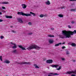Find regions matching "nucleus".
Returning a JSON list of instances; mask_svg holds the SVG:
<instances>
[{
    "label": "nucleus",
    "instance_id": "1",
    "mask_svg": "<svg viewBox=\"0 0 76 76\" xmlns=\"http://www.w3.org/2000/svg\"><path fill=\"white\" fill-rule=\"evenodd\" d=\"M62 34L63 35H60L59 37L61 38L64 39V38H71V35H73V34H76V30H75L73 32L69 31H68V33H67V31L64 30L62 31Z\"/></svg>",
    "mask_w": 76,
    "mask_h": 76
},
{
    "label": "nucleus",
    "instance_id": "2",
    "mask_svg": "<svg viewBox=\"0 0 76 76\" xmlns=\"http://www.w3.org/2000/svg\"><path fill=\"white\" fill-rule=\"evenodd\" d=\"M41 48H41L37 46L36 45H32L31 46H30L27 49L28 50H31L32 49H36L37 50H40Z\"/></svg>",
    "mask_w": 76,
    "mask_h": 76
},
{
    "label": "nucleus",
    "instance_id": "3",
    "mask_svg": "<svg viewBox=\"0 0 76 76\" xmlns=\"http://www.w3.org/2000/svg\"><path fill=\"white\" fill-rule=\"evenodd\" d=\"M18 15H22V16H31V14H25L23 13L22 12H18Z\"/></svg>",
    "mask_w": 76,
    "mask_h": 76
},
{
    "label": "nucleus",
    "instance_id": "4",
    "mask_svg": "<svg viewBox=\"0 0 76 76\" xmlns=\"http://www.w3.org/2000/svg\"><path fill=\"white\" fill-rule=\"evenodd\" d=\"M65 74H69V75L74 74L76 75V70L72 71L67 72L65 73Z\"/></svg>",
    "mask_w": 76,
    "mask_h": 76
},
{
    "label": "nucleus",
    "instance_id": "5",
    "mask_svg": "<svg viewBox=\"0 0 76 76\" xmlns=\"http://www.w3.org/2000/svg\"><path fill=\"white\" fill-rule=\"evenodd\" d=\"M18 64H29V65H30L31 64H30V62H21V63H19Z\"/></svg>",
    "mask_w": 76,
    "mask_h": 76
},
{
    "label": "nucleus",
    "instance_id": "6",
    "mask_svg": "<svg viewBox=\"0 0 76 76\" xmlns=\"http://www.w3.org/2000/svg\"><path fill=\"white\" fill-rule=\"evenodd\" d=\"M53 60L49 59L46 61V63L50 64L53 63Z\"/></svg>",
    "mask_w": 76,
    "mask_h": 76
},
{
    "label": "nucleus",
    "instance_id": "7",
    "mask_svg": "<svg viewBox=\"0 0 76 76\" xmlns=\"http://www.w3.org/2000/svg\"><path fill=\"white\" fill-rule=\"evenodd\" d=\"M11 44H12V45H14V46H13L12 47L13 49H15L17 48V46L15 44L13 43L12 42H11Z\"/></svg>",
    "mask_w": 76,
    "mask_h": 76
},
{
    "label": "nucleus",
    "instance_id": "8",
    "mask_svg": "<svg viewBox=\"0 0 76 76\" xmlns=\"http://www.w3.org/2000/svg\"><path fill=\"white\" fill-rule=\"evenodd\" d=\"M17 20L18 22H19L20 23H22L23 22V21L22 20L21 18H18L17 19Z\"/></svg>",
    "mask_w": 76,
    "mask_h": 76
},
{
    "label": "nucleus",
    "instance_id": "9",
    "mask_svg": "<svg viewBox=\"0 0 76 76\" xmlns=\"http://www.w3.org/2000/svg\"><path fill=\"white\" fill-rule=\"evenodd\" d=\"M18 47H19L20 48H21L23 50H26V49L25 48H23L22 47V46L21 45H19Z\"/></svg>",
    "mask_w": 76,
    "mask_h": 76
},
{
    "label": "nucleus",
    "instance_id": "10",
    "mask_svg": "<svg viewBox=\"0 0 76 76\" xmlns=\"http://www.w3.org/2000/svg\"><path fill=\"white\" fill-rule=\"evenodd\" d=\"M52 67H55V68H57L58 67V65H51Z\"/></svg>",
    "mask_w": 76,
    "mask_h": 76
},
{
    "label": "nucleus",
    "instance_id": "11",
    "mask_svg": "<svg viewBox=\"0 0 76 76\" xmlns=\"http://www.w3.org/2000/svg\"><path fill=\"white\" fill-rule=\"evenodd\" d=\"M49 42L50 44H53L54 42V41L53 39H50L49 40Z\"/></svg>",
    "mask_w": 76,
    "mask_h": 76
},
{
    "label": "nucleus",
    "instance_id": "12",
    "mask_svg": "<svg viewBox=\"0 0 76 76\" xmlns=\"http://www.w3.org/2000/svg\"><path fill=\"white\" fill-rule=\"evenodd\" d=\"M4 63H7V64H9V63H10V62L9 61H8L7 60H6L5 61Z\"/></svg>",
    "mask_w": 76,
    "mask_h": 76
},
{
    "label": "nucleus",
    "instance_id": "13",
    "mask_svg": "<svg viewBox=\"0 0 76 76\" xmlns=\"http://www.w3.org/2000/svg\"><path fill=\"white\" fill-rule=\"evenodd\" d=\"M45 4L47 5H50V2L49 1H47L45 2Z\"/></svg>",
    "mask_w": 76,
    "mask_h": 76
},
{
    "label": "nucleus",
    "instance_id": "14",
    "mask_svg": "<svg viewBox=\"0 0 76 76\" xmlns=\"http://www.w3.org/2000/svg\"><path fill=\"white\" fill-rule=\"evenodd\" d=\"M49 75H59V74L57 73H54V74L53 73H49Z\"/></svg>",
    "mask_w": 76,
    "mask_h": 76
},
{
    "label": "nucleus",
    "instance_id": "15",
    "mask_svg": "<svg viewBox=\"0 0 76 76\" xmlns=\"http://www.w3.org/2000/svg\"><path fill=\"white\" fill-rule=\"evenodd\" d=\"M71 45L72 46V47H75L76 46V44L74 43H72L71 44Z\"/></svg>",
    "mask_w": 76,
    "mask_h": 76
},
{
    "label": "nucleus",
    "instance_id": "16",
    "mask_svg": "<svg viewBox=\"0 0 76 76\" xmlns=\"http://www.w3.org/2000/svg\"><path fill=\"white\" fill-rule=\"evenodd\" d=\"M22 7L23 9H25L26 7V6L25 5V4H23L22 5Z\"/></svg>",
    "mask_w": 76,
    "mask_h": 76
},
{
    "label": "nucleus",
    "instance_id": "17",
    "mask_svg": "<svg viewBox=\"0 0 76 76\" xmlns=\"http://www.w3.org/2000/svg\"><path fill=\"white\" fill-rule=\"evenodd\" d=\"M59 45H61V43H60L56 44H55V47H58V46H59Z\"/></svg>",
    "mask_w": 76,
    "mask_h": 76
},
{
    "label": "nucleus",
    "instance_id": "18",
    "mask_svg": "<svg viewBox=\"0 0 76 76\" xmlns=\"http://www.w3.org/2000/svg\"><path fill=\"white\" fill-rule=\"evenodd\" d=\"M12 53L16 54V53H17V50H16V49H15L12 51Z\"/></svg>",
    "mask_w": 76,
    "mask_h": 76
},
{
    "label": "nucleus",
    "instance_id": "19",
    "mask_svg": "<svg viewBox=\"0 0 76 76\" xmlns=\"http://www.w3.org/2000/svg\"><path fill=\"white\" fill-rule=\"evenodd\" d=\"M76 9H71L70 11L71 12H76Z\"/></svg>",
    "mask_w": 76,
    "mask_h": 76
},
{
    "label": "nucleus",
    "instance_id": "20",
    "mask_svg": "<svg viewBox=\"0 0 76 76\" xmlns=\"http://www.w3.org/2000/svg\"><path fill=\"white\" fill-rule=\"evenodd\" d=\"M30 14H32V15H33V16H35V15H36L35 14L33 13L32 12H30Z\"/></svg>",
    "mask_w": 76,
    "mask_h": 76
},
{
    "label": "nucleus",
    "instance_id": "21",
    "mask_svg": "<svg viewBox=\"0 0 76 76\" xmlns=\"http://www.w3.org/2000/svg\"><path fill=\"white\" fill-rule=\"evenodd\" d=\"M6 18H12V16H6Z\"/></svg>",
    "mask_w": 76,
    "mask_h": 76
},
{
    "label": "nucleus",
    "instance_id": "22",
    "mask_svg": "<svg viewBox=\"0 0 76 76\" xmlns=\"http://www.w3.org/2000/svg\"><path fill=\"white\" fill-rule=\"evenodd\" d=\"M34 66H35V68H37V69H39V67L38 66H37L36 64H34Z\"/></svg>",
    "mask_w": 76,
    "mask_h": 76
},
{
    "label": "nucleus",
    "instance_id": "23",
    "mask_svg": "<svg viewBox=\"0 0 76 76\" xmlns=\"http://www.w3.org/2000/svg\"><path fill=\"white\" fill-rule=\"evenodd\" d=\"M1 4H9V3H8V2H3L2 3H1Z\"/></svg>",
    "mask_w": 76,
    "mask_h": 76
},
{
    "label": "nucleus",
    "instance_id": "24",
    "mask_svg": "<svg viewBox=\"0 0 76 76\" xmlns=\"http://www.w3.org/2000/svg\"><path fill=\"white\" fill-rule=\"evenodd\" d=\"M58 16L60 18H63V15H61V14L59 15Z\"/></svg>",
    "mask_w": 76,
    "mask_h": 76
},
{
    "label": "nucleus",
    "instance_id": "25",
    "mask_svg": "<svg viewBox=\"0 0 76 76\" xmlns=\"http://www.w3.org/2000/svg\"><path fill=\"white\" fill-rule=\"evenodd\" d=\"M48 37H54V36L52 35H49Z\"/></svg>",
    "mask_w": 76,
    "mask_h": 76
},
{
    "label": "nucleus",
    "instance_id": "26",
    "mask_svg": "<svg viewBox=\"0 0 76 76\" xmlns=\"http://www.w3.org/2000/svg\"><path fill=\"white\" fill-rule=\"evenodd\" d=\"M44 16H45L43 15H40V18H43V17H44Z\"/></svg>",
    "mask_w": 76,
    "mask_h": 76
},
{
    "label": "nucleus",
    "instance_id": "27",
    "mask_svg": "<svg viewBox=\"0 0 76 76\" xmlns=\"http://www.w3.org/2000/svg\"><path fill=\"white\" fill-rule=\"evenodd\" d=\"M61 69V66H59V68H58L56 69V70H60Z\"/></svg>",
    "mask_w": 76,
    "mask_h": 76
},
{
    "label": "nucleus",
    "instance_id": "28",
    "mask_svg": "<svg viewBox=\"0 0 76 76\" xmlns=\"http://www.w3.org/2000/svg\"><path fill=\"white\" fill-rule=\"evenodd\" d=\"M61 58L62 61H64L65 60V58Z\"/></svg>",
    "mask_w": 76,
    "mask_h": 76
},
{
    "label": "nucleus",
    "instance_id": "29",
    "mask_svg": "<svg viewBox=\"0 0 76 76\" xmlns=\"http://www.w3.org/2000/svg\"><path fill=\"white\" fill-rule=\"evenodd\" d=\"M66 54L67 55H68V54H69V51L67 50L66 51Z\"/></svg>",
    "mask_w": 76,
    "mask_h": 76
},
{
    "label": "nucleus",
    "instance_id": "30",
    "mask_svg": "<svg viewBox=\"0 0 76 76\" xmlns=\"http://www.w3.org/2000/svg\"><path fill=\"white\" fill-rule=\"evenodd\" d=\"M65 7L64 6H63L62 7H61L60 8V9H64V8H65Z\"/></svg>",
    "mask_w": 76,
    "mask_h": 76
},
{
    "label": "nucleus",
    "instance_id": "31",
    "mask_svg": "<svg viewBox=\"0 0 76 76\" xmlns=\"http://www.w3.org/2000/svg\"><path fill=\"white\" fill-rule=\"evenodd\" d=\"M11 32H13V33H16V31H14V30H12L11 31Z\"/></svg>",
    "mask_w": 76,
    "mask_h": 76
},
{
    "label": "nucleus",
    "instance_id": "32",
    "mask_svg": "<svg viewBox=\"0 0 76 76\" xmlns=\"http://www.w3.org/2000/svg\"><path fill=\"white\" fill-rule=\"evenodd\" d=\"M2 58V56H0V60H1V61H3Z\"/></svg>",
    "mask_w": 76,
    "mask_h": 76
},
{
    "label": "nucleus",
    "instance_id": "33",
    "mask_svg": "<svg viewBox=\"0 0 76 76\" xmlns=\"http://www.w3.org/2000/svg\"><path fill=\"white\" fill-rule=\"evenodd\" d=\"M32 33H29L28 34V35H32Z\"/></svg>",
    "mask_w": 76,
    "mask_h": 76
},
{
    "label": "nucleus",
    "instance_id": "34",
    "mask_svg": "<svg viewBox=\"0 0 76 76\" xmlns=\"http://www.w3.org/2000/svg\"><path fill=\"white\" fill-rule=\"evenodd\" d=\"M0 38L1 39H3V38H4V37H3V36H1Z\"/></svg>",
    "mask_w": 76,
    "mask_h": 76
},
{
    "label": "nucleus",
    "instance_id": "35",
    "mask_svg": "<svg viewBox=\"0 0 76 76\" xmlns=\"http://www.w3.org/2000/svg\"><path fill=\"white\" fill-rule=\"evenodd\" d=\"M68 27L69 28H71V26H70V25H68Z\"/></svg>",
    "mask_w": 76,
    "mask_h": 76
},
{
    "label": "nucleus",
    "instance_id": "36",
    "mask_svg": "<svg viewBox=\"0 0 76 76\" xmlns=\"http://www.w3.org/2000/svg\"><path fill=\"white\" fill-rule=\"evenodd\" d=\"M64 48H66V47L65 46H63L62 47V49H64Z\"/></svg>",
    "mask_w": 76,
    "mask_h": 76
},
{
    "label": "nucleus",
    "instance_id": "37",
    "mask_svg": "<svg viewBox=\"0 0 76 76\" xmlns=\"http://www.w3.org/2000/svg\"><path fill=\"white\" fill-rule=\"evenodd\" d=\"M76 1V0H70L69 1Z\"/></svg>",
    "mask_w": 76,
    "mask_h": 76
},
{
    "label": "nucleus",
    "instance_id": "38",
    "mask_svg": "<svg viewBox=\"0 0 76 76\" xmlns=\"http://www.w3.org/2000/svg\"><path fill=\"white\" fill-rule=\"evenodd\" d=\"M2 9H6V8L4 7H2Z\"/></svg>",
    "mask_w": 76,
    "mask_h": 76
},
{
    "label": "nucleus",
    "instance_id": "39",
    "mask_svg": "<svg viewBox=\"0 0 76 76\" xmlns=\"http://www.w3.org/2000/svg\"><path fill=\"white\" fill-rule=\"evenodd\" d=\"M51 30H54V28H51Z\"/></svg>",
    "mask_w": 76,
    "mask_h": 76
},
{
    "label": "nucleus",
    "instance_id": "40",
    "mask_svg": "<svg viewBox=\"0 0 76 76\" xmlns=\"http://www.w3.org/2000/svg\"><path fill=\"white\" fill-rule=\"evenodd\" d=\"M71 76H76V75L74 74H72L71 75Z\"/></svg>",
    "mask_w": 76,
    "mask_h": 76
},
{
    "label": "nucleus",
    "instance_id": "41",
    "mask_svg": "<svg viewBox=\"0 0 76 76\" xmlns=\"http://www.w3.org/2000/svg\"><path fill=\"white\" fill-rule=\"evenodd\" d=\"M3 20H1V19H0V22H3Z\"/></svg>",
    "mask_w": 76,
    "mask_h": 76
},
{
    "label": "nucleus",
    "instance_id": "42",
    "mask_svg": "<svg viewBox=\"0 0 76 76\" xmlns=\"http://www.w3.org/2000/svg\"><path fill=\"white\" fill-rule=\"evenodd\" d=\"M28 25H31L32 24L31 23V22L28 23Z\"/></svg>",
    "mask_w": 76,
    "mask_h": 76
},
{
    "label": "nucleus",
    "instance_id": "43",
    "mask_svg": "<svg viewBox=\"0 0 76 76\" xmlns=\"http://www.w3.org/2000/svg\"><path fill=\"white\" fill-rule=\"evenodd\" d=\"M75 23V22H74V21H72L71 22V23H72V24H73V23Z\"/></svg>",
    "mask_w": 76,
    "mask_h": 76
},
{
    "label": "nucleus",
    "instance_id": "44",
    "mask_svg": "<svg viewBox=\"0 0 76 76\" xmlns=\"http://www.w3.org/2000/svg\"><path fill=\"white\" fill-rule=\"evenodd\" d=\"M2 12H3V13H5V12H6V11L4 10H3Z\"/></svg>",
    "mask_w": 76,
    "mask_h": 76
},
{
    "label": "nucleus",
    "instance_id": "45",
    "mask_svg": "<svg viewBox=\"0 0 76 76\" xmlns=\"http://www.w3.org/2000/svg\"><path fill=\"white\" fill-rule=\"evenodd\" d=\"M73 62H75V61H76L75 60H72Z\"/></svg>",
    "mask_w": 76,
    "mask_h": 76
},
{
    "label": "nucleus",
    "instance_id": "46",
    "mask_svg": "<svg viewBox=\"0 0 76 76\" xmlns=\"http://www.w3.org/2000/svg\"><path fill=\"white\" fill-rule=\"evenodd\" d=\"M48 76H52V75H48Z\"/></svg>",
    "mask_w": 76,
    "mask_h": 76
},
{
    "label": "nucleus",
    "instance_id": "47",
    "mask_svg": "<svg viewBox=\"0 0 76 76\" xmlns=\"http://www.w3.org/2000/svg\"><path fill=\"white\" fill-rule=\"evenodd\" d=\"M65 44V42H64L62 44Z\"/></svg>",
    "mask_w": 76,
    "mask_h": 76
},
{
    "label": "nucleus",
    "instance_id": "48",
    "mask_svg": "<svg viewBox=\"0 0 76 76\" xmlns=\"http://www.w3.org/2000/svg\"><path fill=\"white\" fill-rule=\"evenodd\" d=\"M10 27L12 28H13V26H11Z\"/></svg>",
    "mask_w": 76,
    "mask_h": 76
},
{
    "label": "nucleus",
    "instance_id": "49",
    "mask_svg": "<svg viewBox=\"0 0 76 76\" xmlns=\"http://www.w3.org/2000/svg\"><path fill=\"white\" fill-rule=\"evenodd\" d=\"M0 15H1V12H0Z\"/></svg>",
    "mask_w": 76,
    "mask_h": 76
},
{
    "label": "nucleus",
    "instance_id": "50",
    "mask_svg": "<svg viewBox=\"0 0 76 76\" xmlns=\"http://www.w3.org/2000/svg\"><path fill=\"white\" fill-rule=\"evenodd\" d=\"M48 69H50V67H48Z\"/></svg>",
    "mask_w": 76,
    "mask_h": 76
},
{
    "label": "nucleus",
    "instance_id": "51",
    "mask_svg": "<svg viewBox=\"0 0 76 76\" xmlns=\"http://www.w3.org/2000/svg\"><path fill=\"white\" fill-rule=\"evenodd\" d=\"M0 9H1V8L0 7Z\"/></svg>",
    "mask_w": 76,
    "mask_h": 76
},
{
    "label": "nucleus",
    "instance_id": "52",
    "mask_svg": "<svg viewBox=\"0 0 76 76\" xmlns=\"http://www.w3.org/2000/svg\"><path fill=\"white\" fill-rule=\"evenodd\" d=\"M47 76V75H46V76Z\"/></svg>",
    "mask_w": 76,
    "mask_h": 76
},
{
    "label": "nucleus",
    "instance_id": "53",
    "mask_svg": "<svg viewBox=\"0 0 76 76\" xmlns=\"http://www.w3.org/2000/svg\"><path fill=\"white\" fill-rule=\"evenodd\" d=\"M47 76V75H46V76Z\"/></svg>",
    "mask_w": 76,
    "mask_h": 76
}]
</instances>
